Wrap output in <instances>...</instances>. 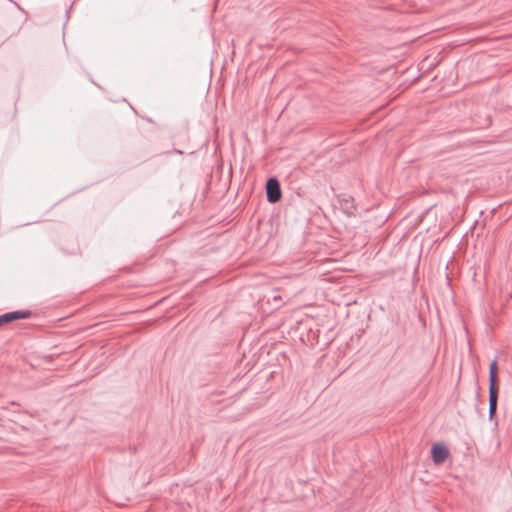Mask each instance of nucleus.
I'll use <instances>...</instances> for the list:
<instances>
[{"mask_svg": "<svg viewBox=\"0 0 512 512\" xmlns=\"http://www.w3.org/2000/svg\"><path fill=\"white\" fill-rule=\"evenodd\" d=\"M266 197L269 203H277L282 196L280 182L276 177H270L266 181Z\"/></svg>", "mask_w": 512, "mask_h": 512, "instance_id": "nucleus-1", "label": "nucleus"}, {"mask_svg": "<svg viewBox=\"0 0 512 512\" xmlns=\"http://www.w3.org/2000/svg\"><path fill=\"white\" fill-rule=\"evenodd\" d=\"M449 455V449L442 443H436L431 448V457L436 465L442 464Z\"/></svg>", "mask_w": 512, "mask_h": 512, "instance_id": "nucleus-2", "label": "nucleus"}, {"mask_svg": "<svg viewBox=\"0 0 512 512\" xmlns=\"http://www.w3.org/2000/svg\"><path fill=\"white\" fill-rule=\"evenodd\" d=\"M472 121L476 129H486L492 123L491 116L486 112L484 113V115L475 114L472 117Z\"/></svg>", "mask_w": 512, "mask_h": 512, "instance_id": "nucleus-3", "label": "nucleus"}, {"mask_svg": "<svg viewBox=\"0 0 512 512\" xmlns=\"http://www.w3.org/2000/svg\"><path fill=\"white\" fill-rule=\"evenodd\" d=\"M7 323H10L15 320L27 319L30 318L32 312L30 310H20V311H12L4 313Z\"/></svg>", "mask_w": 512, "mask_h": 512, "instance_id": "nucleus-4", "label": "nucleus"}, {"mask_svg": "<svg viewBox=\"0 0 512 512\" xmlns=\"http://www.w3.org/2000/svg\"><path fill=\"white\" fill-rule=\"evenodd\" d=\"M498 404V393L489 394V419L492 421L496 416Z\"/></svg>", "mask_w": 512, "mask_h": 512, "instance_id": "nucleus-5", "label": "nucleus"}, {"mask_svg": "<svg viewBox=\"0 0 512 512\" xmlns=\"http://www.w3.org/2000/svg\"><path fill=\"white\" fill-rule=\"evenodd\" d=\"M498 375H489V394L498 393Z\"/></svg>", "mask_w": 512, "mask_h": 512, "instance_id": "nucleus-6", "label": "nucleus"}, {"mask_svg": "<svg viewBox=\"0 0 512 512\" xmlns=\"http://www.w3.org/2000/svg\"><path fill=\"white\" fill-rule=\"evenodd\" d=\"M498 371V362L497 358H495L491 363L489 367V375L497 374Z\"/></svg>", "mask_w": 512, "mask_h": 512, "instance_id": "nucleus-7", "label": "nucleus"}, {"mask_svg": "<svg viewBox=\"0 0 512 512\" xmlns=\"http://www.w3.org/2000/svg\"><path fill=\"white\" fill-rule=\"evenodd\" d=\"M4 324H7V320L5 318V315L2 314V315H0V326H2Z\"/></svg>", "mask_w": 512, "mask_h": 512, "instance_id": "nucleus-8", "label": "nucleus"}]
</instances>
